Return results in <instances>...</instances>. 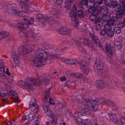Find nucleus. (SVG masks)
Masks as SVG:
<instances>
[{"label": "nucleus", "instance_id": "obj_1", "mask_svg": "<svg viewBox=\"0 0 125 125\" xmlns=\"http://www.w3.org/2000/svg\"><path fill=\"white\" fill-rule=\"evenodd\" d=\"M83 104L87 107L90 108L93 112L97 110L98 105L102 104L104 100L103 98L93 100L87 98L85 95L83 96Z\"/></svg>", "mask_w": 125, "mask_h": 125}, {"label": "nucleus", "instance_id": "obj_2", "mask_svg": "<svg viewBox=\"0 0 125 125\" xmlns=\"http://www.w3.org/2000/svg\"><path fill=\"white\" fill-rule=\"evenodd\" d=\"M49 80L46 78H44L43 79L40 80H36V79L32 78H29V82H23L20 84V87L26 89H29L31 88L32 85L36 86L38 85H40L42 83L46 84L49 82Z\"/></svg>", "mask_w": 125, "mask_h": 125}, {"label": "nucleus", "instance_id": "obj_3", "mask_svg": "<svg viewBox=\"0 0 125 125\" xmlns=\"http://www.w3.org/2000/svg\"><path fill=\"white\" fill-rule=\"evenodd\" d=\"M36 57L33 61V63L35 66H40L45 65V59L44 58L47 56L46 52L41 49L37 50L36 53Z\"/></svg>", "mask_w": 125, "mask_h": 125}, {"label": "nucleus", "instance_id": "obj_4", "mask_svg": "<svg viewBox=\"0 0 125 125\" xmlns=\"http://www.w3.org/2000/svg\"><path fill=\"white\" fill-rule=\"evenodd\" d=\"M43 107L45 113L52 118V120L50 121L49 125H55L57 120V116L53 115V112L49 108L48 105L46 102L44 103Z\"/></svg>", "mask_w": 125, "mask_h": 125}, {"label": "nucleus", "instance_id": "obj_5", "mask_svg": "<svg viewBox=\"0 0 125 125\" xmlns=\"http://www.w3.org/2000/svg\"><path fill=\"white\" fill-rule=\"evenodd\" d=\"M53 18L51 16L43 17L41 14H37L36 15V21L38 22V24L42 26H45L46 22H48L52 20Z\"/></svg>", "mask_w": 125, "mask_h": 125}, {"label": "nucleus", "instance_id": "obj_6", "mask_svg": "<svg viewBox=\"0 0 125 125\" xmlns=\"http://www.w3.org/2000/svg\"><path fill=\"white\" fill-rule=\"evenodd\" d=\"M103 63L100 59H97L94 64V69L95 73L100 75L103 73Z\"/></svg>", "mask_w": 125, "mask_h": 125}, {"label": "nucleus", "instance_id": "obj_7", "mask_svg": "<svg viewBox=\"0 0 125 125\" xmlns=\"http://www.w3.org/2000/svg\"><path fill=\"white\" fill-rule=\"evenodd\" d=\"M34 21V18L32 17L29 20L27 21L26 23H21L19 22L18 23L17 26L20 30L21 31H22L23 30L26 29L28 25H31L32 24H33Z\"/></svg>", "mask_w": 125, "mask_h": 125}, {"label": "nucleus", "instance_id": "obj_8", "mask_svg": "<svg viewBox=\"0 0 125 125\" xmlns=\"http://www.w3.org/2000/svg\"><path fill=\"white\" fill-rule=\"evenodd\" d=\"M80 43L85 44L87 46L89 47L91 49V51H95L97 50L96 48L94 47V43L91 41H87L86 40L81 38L79 41Z\"/></svg>", "mask_w": 125, "mask_h": 125}, {"label": "nucleus", "instance_id": "obj_9", "mask_svg": "<svg viewBox=\"0 0 125 125\" xmlns=\"http://www.w3.org/2000/svg\"><path fill=\"white\" fill-rule=\"evenodd\" d=\"M32 50V48L30 45H26L21 46L19 49V52L20 54H24L31 52Z\"/></svg>", "mask_w": 125, "mask_h": 125}, {"label": "nucleus", "instance_id": "obj_10", "mask_svg": "<svg viewBox=\"0 0 125 125\" xmlns=\"http://www.w3.org/2000/svg\"><path fill=\"white\" fill-rule=\"evenodd\" d=\"M105 51L106 54L110 58H111L113 54L114 48L109 44H106L105 47Z\"/></svg>", "mask_w": 125, "mask_h": 125}, {"label": "nucleus", "instance_id": "obj_11", "mask_svg": "<svg viewBox=\"0 0 125 125\" xmlns=\"http://www.w3.org/2000/svg\"><path fill=\"white\" fill-rule=\"evenodd\" d=\"M13 60V62L12 65L13 67L17 68L19 66V56L14 52L12 53V57Z\"/></svg>", "mask_w": 125, "mask_h": 125}, {"label": "nucleus", "instance_id": "obj_12", "mask_svg": "<svg viewBox=\"0 0 125 125\" xmlns=\"http://www.w3.org/2000/svg\"><path fill=\"white\" fill-rule=\"evenodd\" d=\"M95 84L97 87L100 89L105 88L108 85V83L107 82L102 80L96 81Z\"/></svg>", "mask_w": 125, "mask_h": 125}, {"label": "nucleus", "instance_id": "obj_13", "mask_svg": "<svg viewBox=\"0 0 125 125\" xmlns=\"http://www.w3.org/2000/svg\"><path fill=\"white\" fill-rule=\"evenodd\" d=\"M58 32L61 34L68 35L71 32V29L66 27H62L58 30Z\"/></svg>", "mask_w": 125, "mask_h": 125}, {"label": "nucleus", "instance_id": "obj_14", "mask_svg": "<svg viewBox=\"0 0 125 125\" xmlns=\"http://www.w3.org/2000/svg\"><path fill=\"white\" fill-rule=\"evenodd\" d=\"M108 115L110 118L113 122L116 124L118 123L119 122V120L115 114L113 113L112 112H110L108 113Z\"/></svg>", "mask_w": 125, "mask_h": 125}, {"label": "nucleus", "instance_id": "obj_15", "mask_svg": "<svg viewBox=\"0 0 125 125\" xmlns=\"http://www.w3.org/2000/svg\"><path fill=\"white\" fill-rule=\"evenodd\" d=\"M20 2V4L25 9H26L30 6L31 2L26 0H18Z\"/></svg>", "mask_w": 125, "mask_h": 125}, {"label": "nucleus", "instance_id": "obj_16", "mask_svg": "<svg viewBox=\"0 0 125 125\" xmlns=\"http://www.w3.org/2000/svg\"><path fill=\"white\" fill-rule=\"evenodd\" d=\"M9 94L11 96L14 102L17 103L19 102L18 95L15 91L11 90L9 92Z\"/></svg>", "mask_w": 125, "mask_h": 125}, {"label": "nucleus", "instance_id": "obj_17", "mask_svg": "<svg viewBox=\"0 0 125 125\" xmlns=\"http://www.w3.org/2000/svg\"><path fill=\"white\" fill-rule=\"evenodd\" d=\"M89 35L90 37L96 44V45L99 47H102V45L100 40L96 37L91 33Z\"/></svg>", "mask_w": 125, "mask_h": 125}, {"label": "nucleus", "instance_id": "obj_18", "mask_svg": "<svg viewBox=\"0 0 125 125\" xmlns=\"http://www.w3.org/2000/svg\"><path fill=\"white\" fill-rule=\"evenodd\" d=\"M0 76H3L5 74L4 65L5 63L2 62L1 60L0 61Z\"/></svg>", "mask_w": 125, "mask_h": 125}, {"label": "nucleus", "instance_id": "obj_19", "mask_svg": "<svg viewBox=\"0 0 125 125\" xmlns=\"http://www.w3.org/2000/svg\"><path fill=\"white\" fill-rule=\"evenodd\" d=\"M83 97L82 98V102H83ZM83 104L85 105L86 107H87V108L85 109H84L81 112L82 113V116H84V115H86L88 116L89 115L90 113V109L92 111L91 109V108H88L86 106H85L84 104Z\"/></svg>", "mask_w": 125, "mask_h": 125}, {"label": "nucleus", "instance_id": "obj_20", "mask_svg": "<svg viewBox=\"0 0 125 125\" xmlns=\"http://www.w3.org/2000/svg\"><path fill=\"white\" fill-rule=\"evenodd\" d=\"M65 63L68 64L76 65L79 63L78 61L75 59H67L65 61Z\"/></svg>", "mask_w": 125, "mask_h": 125}, {"label": "nucleus", "instance_id": "obj_21", "mask_svg": "<svg viewBox=\"0 0 125 125\" xmlns=\"http://www.w3.org/2000/svg\"><path fill=\"white\" fill-rule=\"evenodd\" d=\"M9 34L8 32L5 31H0V40L6 38Z\"/></svg>", "mask_w": 125, "mask_h": 125}, {"label": "nucleus", "instance_id": "obj_22", "mask_svg": "<svg viewBox=\"0 0 125 125\" xmlns=\"http://www.w3.org/2000/svg\"><path fill=\"white\" fill-rule=\"evenodd\" d=\"M68 73H67V75L68 76H70L71 75L72 76L76 78H81L82 76V74L79 73H70V74H68Z\"/></svg>", "mask_w": 125, "mask_h": 125}, {"label": "nucleus", "instance_id": "obj_23", "mask_svg": "<svg viewBox=\"0 0 125 125\" xmlns=\"http://www.w3.org/2000/svg\"><path fill=\"white\" fill-rule=\"evenodd\" d=\"M121 5L119 4L117 6L115 9L116 11L120 13H122V14L125 15V11L123 10Z\"/></svg>", "mask_w": 125, "mask_h": 125}, {"label": "nucleus", "instance_id": "obj_24", "mask_svg": "<svg viewBox=\"0 0 125 125\" xmlns=\"http://www.w3.org/2000/svg\"><path fill=\"white\" fill-rule=\"evenodd\" d=\"M122 46L121 43L119 41H116L114 43V47L118 51L121 49Z\"/></svg>", "mask_w": 125, "mask_h": 125}, {"label": "nucleus", "instance_id": "obj_25", "mask_svg": "<svg viewBox=\"0 0 125 125\" xmlns=\"http://www.w3.org/2000/svg\"><path fill=\"white\" fill-rule=\"evenodd\" d=\"M37 36V34L34 33L33 31L30 30L28 31L27 34V36L29 37L32 38L33 39H35Z\"/></svg>", "mask_w": 125, "mask_h": 125}, {"label": "nucleus", "instance_id": "obj_26", "mask_svg": "<svg viewBox=\"0 0 125 125\" xmlns=\"http://www.w3.org/2000/svg\"><path fill=\"white\" fill-rule=\"evenodd\" d=\"M89 12L92 13H96V14H98L99 11L94 7H90L88 9Z\"/></svg>", "mask_w": 125, "mask_h": 125}, {"label": "nucleus", "instance_id": "obj_27", "mask_svg": "<svg viewBox=\"0 0 125 125\" xmlns=\"http://www.w3.org/2000/svg\"><path fill=\"white\" fill-rule=\"evenodd\" d=\"M108 11V7L105 6H102L100 8V12L102 14H106Z\"/></svg>", "mask_w": 125, "mask_h": 125}, {"label": "nucleus", "instance_id": "obj_28", "mask_svg": "<svg viewBox=\"0 0 125 125\" xmlns=\"http://www.w3.org/2000/svg\"><path fill=\"white\" fill-rule=\"evenodd\" d=\"M10 9L12 10L11 11L13 13H18L19 12L16 10V6L13 4H11L10 6Z\"/></svg>", "mask_w": 125, "mask_h": 125}, {"label": "nucleus", "instance_id": "obj_29", "mask_svg": "<svg viewBox=\"0 0 125 125\" xmlns=\"http://www.w3.org/2000/svg\"><path fill=\"white\" fill-rule=\"evenodd\" d=\"M111 18L110 15L109 14H106L104 15L102 17V20L104 21H108Z\"/></svg>", "mask_w": 125, "mask_h": 125}, {"label": "nucleus", "instance_id": "obj_30", "mask_svg": "<svg viewBox=\"0 0 125 125\" xmlns=\"http://www.w3.org/2000/svg\"><path fill=\"white\" fill-rule=\"evenodd\" d=\"M69 16L72 19H73L77 17L76 12H73V11H70L69 13Z\"/></svg>", "mask_w": 125, "mask_h": 125}, {"label": "nucleus", "instance_id": "obj_31", "mask_svg": "<svg viewBox=\"0 0 125 125\" xmlns=\"http://www.w3.org/2000/svg\"><path fill=\"white\" fill-rule=\"evenodd\" d=\"M57 58V56L56 55L53 56L50 55L49 56H47V58H48V60L50 59V62H49L48 63H51L53 61V60L54 59L56 58Z\"/></svg>", "mask_w": 125, "mask_h": 125}, {"label": "nucleus", "instance_id": "obj_32", "mask_svg": "<svg viewBox=\"0 0 125 125\" xmlns=\"http://www.w3.org/2000/svg\"><path fill=\"white\" fill-rule=\"evenodd\" d=\"M83 125H91V121L88 119H83Z\"/></svg>", "mask_w": 125, "mask_h": 125}, {"label": "nucleus", "instance_id": "obj_33", "mask_svg": "<svg viewBox=\"0 0 125 125\" xmlns=\"http://www.w3.org/2000/svg\"><path fill=\"white\" fill-rule=\"evenodd\" d=\"M36 105L37 104L34 102H32L31 103V102H30L29 104V106L30 107H32V106H33V107H34L35 106L36 107V109H35L34 110V112L35 113H37L38 112V107H36Z\"/></svg>", "mask_w": 125, "mask_h": 125}, {"label": "nucleus", "instance_id": "obj_34", "mask_svg": "<svg viewBox=\"0 0 125 125\" xmlns=\"http://www.w3.org/2000/svg\"><path fill=\"white\" fill-rule=\"evenodd\" d=\"M75 121L77 125H83V120L79 117L75 119Z\"/></svg>", "mask_w": 125, "mask_h": 125}, {"label": "nucleus", "instance_id": "obj_35", "mask_svg": "<svg viewBox=\"0 0 125 125\" xmlns=\"http://www.w3.org/2000/svg\"><path fill=\"white\" fill-rule=\"evenodd\" d=\"M117 25L121 29H123L125 27V24L123 21H119Z\"/></svg>", "mask_w": 125, "mask_h": 125}, {"label": "nucleus", "instance_id": "obj_36", "mask_svg": "<svg viewBox=\"0 0 125 125\" xmlns=\"http://www.w3.org/2000/svg\"><path fill=\"white\" fill-rule=\"evenodd\" d=\"M34 114L33 112H31L28 115V120L29 121H31L34 119Z\"/></svg>", "mask_w": 125, "mask_h": 125}, {"label": "nucleus", "instance_id": "obj_37", "mask_svg": "<svg viewBox=\"0 0 125 125\" xmlns=\"http://www.w3.org/2000/svg\"><path fill=\"white\" fill-rule=\"evenodd\" d=\"M96 13H92L89 16V18L92 21H93L96 19L97 17V15Z\"/></svg>", "mask_w": 125, "mask_h": 125}, {"label": "nucleus", "instance_id": "obj_38", "mask_svg": "<svg viewBox=\"0 0 125 125\" xmlns=\"http://www.w3.org/2000/svg\"><path fill=\"white\" fill-rule=\"evenodd\" d=\"M51 88H48V89L47 91H46L45 92V98L44 99V101H46L47 100V99L48 98L49 96L50 95V89Z\"/></svg>", "mask_w": 125, "mask_h": 125}, {"label": "nucleus", "instance_id": "obj_39", "mask_svg": "<svg viewBox=\"0 0 125 125\" xmlns=\"http://www.w3.org/2000/svg\"><path fill=\"white\" fill-rule=\"evenodd\" d=\"M121 29L118 26L114 28L113 30L115 33L119 34L121 33Z\"/></svg>", "mask_w": 125, "mask_h": 125}, {"label": "nucleus", "instance_id": "obj_40", "mask_svg": "<svg viewBox=\"0 0 125 125\" xmlns=\"http://www.w3.org/2000/svg\"><path fill=\"white\" fill-rule=\"evenodd\" d=\"M65 104L64 102L62 103H58L57 105V106L59 108L61 109L64 107Z\"/></svg>", "mask_w": 125, "mask_h": 125}, {"label": "nucleus", "instance_id": "obj_41", "mask_svg": "<svg viewBox=\"0 0 125 125\" xmlns=\"http://www.w3.org/2000/svg\"><path fill=\"white\" fill-rule=\"evenodd\" d=\"M78 16L80 18H82L84 17V13L83 11L81 10L78 11Z\"/></svg>", "mask_w": 125, "mask_h": 125}, {"label": "nucleus", "instance_id": "obj_42", "mask_svg": "<svg viewBox=\"0 0 125 125\" xmlns=\"http://www.w3.org/2000/svg\"><path fill=\"white\" fill-rule=\"evenodd\" d=\"M108 24L110 26H115L117 25V23L115 21H113L111 19L108 21Z\"/></svg>", "mask_w": 125, "mask_h": 125}, {"label": "nucleus", "instance_id": "obj_43", "mask_svg": "<svg viewBox=\"0 0 125 125\" xmlns=\"http://www.w3.org/2000/svg\"><path fill=\"white\" fill-rule=\"evenodd\" d=\"M106 34L109 37H112L114 36V33L113 31L111 30L107 31Z\"/></svg>", "mask_w": 125, "mask_h": 125}, {"label": "nucleus", "instance_id": "obj_44", "mask_svg": "<svg viewBox=\"0 0 125 125\" xmlns=\"http://www.w3.org/2000/svg\"><path fill=\"white\" fill-rule=\"evenodd\" d=\"M72 20H73L72 22L73 24H75V25H74L75 27L77 26L79 23L77 17Z\"/></svg>", "mask_w": 125, "mask_h": 125}, {"label": "nucleus", "instance_id": "obj_45", "mask_svg": "<svg viewBox=\"0 0 125 125\" xmlns=\"http://www.w3.org/2000/svg\"><path fill=\"white\" fill-rule=\"evenodd\" d=\"M79 64L82 69L85 67L86 66H87L86 65L85 62L84 61H82L80 62L79 63Z\"/></svg>", "mask_w": 125, "mask_h": 125}, {"label": "nucleus", "instance_id": "obj_46", "mask_svg": "<svg viewBox=\"0 0 125 125\" xmlns=\"http://www.w3.org/2000/svg\"><path fill=\"white\" fill-rule=\"evenodd\" d=\"M83 73L86 74H88L89 72V69L88 67L87 66H85V67L83 68Z\"/></svg>", "mask_w": 125, "mask_h": 125}, {"label": "nucleus", "instance_id": "obj_47", "mask_svg": "<svg viewBox=\"0 0 125 125\" xmlns=\"http://www.w3.org/2000/svg\"><path fill=\"white\" fill-rule=\"evenodd\" d=\"M59 12L58 11L55 9H53L51 10V14L54 15H56L58 14Z\"/></svg>", "mask_w": 125, "mask_h": 125}, {"label": "nucleus", "instance_id": "obj_48", "mask_svg": "<svg viewBox=\"0 0 125 125\" xmlns=\"http://www.w3.org/2000/svg\"><path fill=\"white\" fill-rule=\"evenodd\" d=\"M54 100H53L52 99V98H50L49 100V102H48V101H44V103H45V102H46L47 103L48 105V106H49V103H50L52 105H54L55 104V103L54 102H53Z\"/></svg>", "mask_w": 125, "mask_h": 125}, {"label": "nucleus", "instance_id": "obj_49", "mask_svg": "<svg viewBox=\"0 0 125 125\" xmlns=\"http://www.w3.org/2000/svg\"><path fill=\"white\" fill-rule=\"evenodd\" d=\"M112 0H104V2L105 4L107 6L111 4Z\"/></svg>", "mask_w": 125, "mask_h": 125}, {"label": "nucleus", "instance_id": "obj_50", "mask_svg": "<svg viewBox=\"0 0 125 125\" xmlns=\"http://www.w3.org/2000/svg\"><path fill=\"white\" fill-rule=\"evenodd\" d=\"M81 115H82V112H78V111L76 112L73 115V116L74 117H76L80 116Z\"/></svg>", "mask_w": 125, "mask_h": 125}, {"label": "nucleus", "instance_id": "obj_51", "mask_svg": "<svg viewBox=\"0 0 125 125\" xmlns=\"http://www.w3.org/2000/svg\"><path fill=\"white\" fill-rule=\"evenodd\" d=\"M123 15H124L122 14V13L118 12V13L116 14V17H117L118 19H122V17H123Z\"/></svg>", "mask_w": 125, "mask_h": 125}, {"label": "nucleus", "instance_id": "obj_52", "mask_svg": "<svg viewBox=\"0 0 125 125\" xmlns=\"http://www.w3.org/2000/svg\"><path fill=\"white\" fill-rule=\"evenodd\" d=\"M112 28L111 26H110L108 24L104 26V29L106 30V31H109L111 30V29Z\"/></svg>", "mask_w": 125, "mask_h": 125}, {"label": "nucleus", "instance_id": "obj_53", "mask_svg": "<svg viewBox=\"0 0 125 125\" xmlns=\"http://www.w3.org/2000/svg\"><path fill=\"white\" fill-rule=\"evenodd\" d=\"M107 31L105 29L102 30L100 33V34L102 36L106 34Z\"/></svg>", "mask_w": 125, "mask_h": 125}, {"label": "nucleus", "instance_id": "obj_54", "mask_svg": "<svg viewBox=\"0 0 125 125\" xmlns=\"http://www.w3.org/2000/svg\"><path fill=\"white\" fill-rule=\"evenodd\" d=\"M101 25L100 24H98L95 26V30L97 31H99L101 29Z\"/></svg>", "mask_w": 125, "mask_h": 125}, {"label": "nucleus", "instance_id": "obj_55", "mask_svg": "<svg viewBox=\"0 0 125 125\" xmlns=\"http://www.w3.org/2000/svg\"><path fill=\"white\" fill-rule=\"evenodd\" d=\"M88 0H82L81 3L82 5H85L87 4Z\"/></svg>", "mask_w": 125, "mask_h": 125}, {"label": "nucleus", "instance_id": "obj_56", "mask_svg": "<svg viewBox=\"0 0 125 125\" xmlns=\"http://www.w3.org/2000/svg\"><path fill=\"white\" fill-rule=\"evenodd\" d=\"M121 121L122 125H125V119L124 117H121Z\"/></svg>", "mask_w": 125, "mask_h": 125}, {"label": "nucleus", "instance_id": "obj_57", "mask_svg": "<svg viewBox=\"0 0 125 125\" xmlns=\"http://www.w3.org/2000/svg\"><path fill=\"white\" fill-rule=\"evenodd\" d=\"M112 6L113 7H117V6L119 4H118L117 2L116 1H114L113 2L112 1V3L111 4Z\"/></svg>", "mask_w": 125, "mask_h": 125}, {"label": "nucleus", "instance_id": "obj_58", "mask_svg": "<svg viewBox=\"0 0 125 125\" xmlns=\"http://www.w3.org/2000/svg\"><path fill=\"white\" fill-rule=\"evenodd\" d=\"M18 11H19V12L17 13L18 14V16L21 17H23L25 16V15L24 13L21 12L19 10Z\"/></svg>", "mask_w": 125, "mask_h": 125}, {"label": "nucleus", "instance_id": "obj_59", "mask_svg": "<svg viewBox=\"0 0 125 125\" xmlns=\"http://www.w3.org/2000/svg\"><path fill=\"white\" fill-rule=\"evenodd\" d=\"M63 0H57L56 1V3L57 4L59 5L62 4Z\"/></svg>", "mask_w": 125, "mask_h": 125}, {"label": "nucleus", "instance_id": "obj_60", "mask_svg": "<svg viewBox=\"0 0 125 125\" xmlns=\"http://www.w3.org/2000/svg\"><path fill=\"white\" fill-rule=\"evenodd\" d=\"M108 105L112 107L113 106L115 105V104L114 103H113L112 101L108 100Z\"/></svg>", "mask_w": 125, "mask_h": 125}, {"label": "nucleus", "instance_id": "obj_61", "mask_svg": "<svg viewBox=\"0 0 125 125\" xmlns=\"http://www.w3.org/2000/svg\"><path fill=\"white\" fill-rule=\"evenodd\" d=\"M77 8H76V7L75 6H74L73 7L72 9V10H71V11H73V12H76V13H77Z\"/></svg>", "mask_w": 125, "mask_h": 125}, {"label": "nucleus", "instance_id": "obj_62", "mask_svg": "<svg viewBox=\"0 0 125 125\" xmlns=\"http://www.w3.org/2000/svg\"><path fill=\"white\" fill-rule=\"evenodd\" d=\"M108 100L107 99H104V100L103 101V102L102 103V104H104L105 105H108Z\"/></svg>", "mask_w": 125, "mask_h": 125}, {"label": "nucleus", "instance_id": "obj_63", "mask_svg": "<svg viewBox=\"0 0 125 125\" xmlns=\"http://www.w3.org/2000/svg\"><path fill=\"white\" fill-rule=\"evenodd\" d=\"M118 19L116 17V16H113V17L112 18L111 20L113 21H115L116 22V21H117Z\"/></svg>", "mask_w": 125, "mask_h": 125}, {"label": "nucleus", "instance_id": "obj_64", "mask_svg": "<svg viewBox=\"0 0 125 125\" xmlns=\"http://www.w3.org/2000/svg\"><path fill=\"white\" fill-rule=\"evenodd\" d=\"M78 49L81 52H84V48H83V47H82L81 46H79L78 47Z\"/></svg>", "mask_w": 125, "mask_h": 125}]
</instances>
